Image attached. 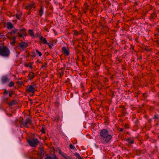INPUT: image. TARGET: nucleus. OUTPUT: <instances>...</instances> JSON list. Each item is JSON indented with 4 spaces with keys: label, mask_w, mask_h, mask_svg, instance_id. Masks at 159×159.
Instances as JSON below:
<instances>
[{
    "label": "nucleus",
    "mask_w": 159,
    "mask_h": 159,
    "mask_svg": "<svg viewBox=\"0 0 159 159\" xmlns=\"http://www.w3.org/2000/svg\"><path fill=\"white\" fill-rule=\"evenodd\" d=\"M100 134L102 138V143H108L112 138L111 135L109 134L107 130L106 129L101 130L100 132Z\"/></svg>",
    "instance_id": "obj_1"
},
{
    "label": "nucleus",
    "mask_w": 159,
    "mask_h": 159,
    "mask_svg": "<svg viewBox=\"0 0 159 159\" xmlns=\"http://www.w3.org/2000/svg\"><path fill=\"white\" fill-rule=\"evenodd\" d=\"M10 50L6 46H0V55L4 57H8L10 55Z\"/></svg>",
    "instance_id": "obj_2"
},
{
    "label": "nucleus",
    "mask_w": 159,
    "mask_h": 159,
    "mask_svg": "<svg viewBox=\"0 0 159 159\" xmlns=\"http://www.w3.org/2000/svg\"><path fill=\"white\" fill-rule=\"evenodd\" d=\"M36 87V85L35 84L29 85L26 87L25 91L28 93H32L33 94H34L37 91Z\"/></svg>",
    "instance_id": "obj_3"
},
{
    "label": "nucleus",
    "mask_w": 159,
    "mask_h": 159,
    "mask_svg": "<svg viewBox=\"0 0 159 159\" xmlns=\"http://www.w3.org/2000/svg\"><path fill=\"white\" fill-rule=\"evenodd\" d=\"M29 144L32 147H36L39 143V141L37 138H32L27 140Z\"/></svg>",
    "instance_id": "obj_4"
},
{
    "label": "nucleus",
    "mask_w": 159,
    "mask_h": 159,
    "mask_svg": "<svg viewBox=\"0 0 159 159\" xmlns=\"http://www.w3.org/2000/svg\"><path fill=\"white\" fill-rule=\"evenodd\" d=\"M20 32L17 33V36H18L20 37H22L23 36H26L27 34L26 33V30L25 28H23L22 29H20Z\"/></svg>",
    "instance_id": "obj_5"
},
{
    "label": "nucleus",
    "mask_w": 159,
    "mask_h": 159,
    "mask_svg": "<svg viewBox=\"0 0 159 159\" xmlns=\"http://www.w3.org/2000/svg\"><path fill=\"white\" fill-rule=\"evenodd\" d=\"M28 46V44L27 43L21 42L19 44L18 46L21 48L19 49L21 51H23L24 48L27 47Z\"/></svg>",
    "instance_id": "obj_6"
},
{
    "label": "nucleus",
    "mask_w": 159,
    "mask_h": 159,
    "mask_svg": "<svg viewBox=\"0 0 159 159\" xmlns=\"http://www.w3.org/2000/svg\"><path fill=\"white\" fill-rule=\"evenodd\" d=\"M1 82L2 84H5L9 81L7 75H5L2 76L1 78Z\"/></svg>",
    "instance_id": "obj_7"
},
{
    "label": "nucleus",
    "mask_w": 159,
    "mask_h": 159,
    "mask_svg": "<svg viewBox=\"0 0 159 159\" xmlns=\"http://www.w3.org/2000/svg\"><path fill=\"white\" fill-rule=\"evenodd\" d=\"M59 153L65 159H73L71 157L67 155L64 152H61V150L59 151Z\"/></svg>",
    "instance_id": "obj_8"
},
{
    "label": "nucleus",
    "mask_w": 159,
    "mask_h": 159,
    "mask_svg": "<svg viewBox=\"0 0 159 159\" xmlns=\"http://www.w3.org/2000/svg\"><path fill=\"white\" fill-rule=\"evenodd\" d=\"M62 52L66 56H68L70 54V50L69 49L65 47H63L61 48Z\"/></svg>",
    "instance_id": "obj_9"
},
{
    "label": "nucleus",
    "mask_w": 159,
    "mask_h": 159,
    "mask_svg": "<svg viewBox=\"0 0 159 159\" xmlns=\"http://www.w3.org/2000/svg\"><path fill=\"white\" fill-rule=\"evenodd\" d=\"M39 152L40 157L41 158H43L44 156L46 154V152L44 151L43 148H39Z\"/></svg>",
    "instance_id": "obj_10"
},
{
    "label": "nucleus",
    "mask_w": 159,
    "mask_h": 159,
    "mask_svg": "<svg viewBox=\"0 0 159 159\" xmlns=\"http://www.w3.org/2000/svg\"><path fill=\"white\" fill-rule=\"evenodd\" d=\"M35 76L34 73L32 72H29L27 77L28 80H32L35 77Z\"/></svg>",
    "instance_id": "obj_11"
},
{
    "label": "nucleus",
    "mask_w": 159,
    "mask_h": 159,
    "mask_svg": "<svg viewBox=\"0 0 159 159\" xmlns=\"http://www.w3.org/2000/svg\"><path fill=\"white\" fill-rule=\"evenodd\" d=\"M157 17V14L156 11H153V12L150 14V16L149 17V19L151 20H153L155 19Z\"/></svg>",
    "instance_id": "obj_12"
},
{
    "label": "nucleus",
    "mask_w": 159,
    "mask_h": 159,
    "mask_svg": "<svg viewBox=\"0 0 159 159\" xmlns=\"http://www.w3.org/2000/svg\"><path fill=\"white\" fill-rule=\"evenodd\" d=\"M39 39L41 42V43H43L44 44H48L49 43L47 42V40L46 38H44L43 36H41L39 37Z\"/></svg>",
    "instance_id": "obj_13"
},
{
    "label": "nucleus",
    "mask_w": 159,
    "mask_h": 159,
    "mask_svg": "<svg viewBox=\"0 0 159 159\" xmlns=\"http://www.w3.org/2000/svg\"><path fill=\"white\" fill-rule=\"evenodd\" d=\"M20 123L21 125H23L24 127L26 128L29 127V126L26 121V120L25 121H23L22 120H21L20 121Z\"/></svg>",
    "instance_id": "obj_14"
},
{
    "label": "nucleus",
    "mask_w": 159,
    "mask_h": 159,
    "mask_svg": "<svg viewBox=\"0 0 159 159\" xmlns=\"http://www.w3.org/2000/svg\"><path fill=\"white\" fill-rule=\"evenodd\" d=\"M120 111H121L123 116L125 115L126 112L124 106H120Z\"/></svg>",
    "instance_id": "obj_15"
},
{
    "label": "nucleus",
    "mask_w": 159,
    "mask_h": 159,
    "mask_svg": "<svg viewBox=\"0 0 159 159\" xmlns=\"http://www.w3.org/2000/svg\"><path fill=\"white\" fill-rule=\"evenodd\" d=\"M65 69V67L61 68L58 70V73L61 76H62L63 75Z\"/></svg>",
    "instance_id": "obj_16"
},
{
    "label": "nucleus",
    "mask_w": 159,
    "mask_h": 159,
    "mask_svg": "<svg viewBox=\"0 0 159 159\" xmlns=\"http://www.w3.org/2000/svg\"><path fill=\"white\" fill-rule=\"evenodd\" d=\"M44 7L41 6L40 7V8L39 10V15L40 16H41L43 15V12H44Z\"/></svg>",
    "instance_id": "obj_17"
},
{
    "label": "nucleus",
    "mask_w": 159,
    "mask_h": 159,
    "mask_svg": "<svg viewBox=\"0 0 159 159\" xmlns=\"http://www.w3.org/2000/svg\"><path fill=\"white\" fill-rule=\"evenodd\" d=\"M34 4H28L25 7V8L27 10H30L31 9L34 7Z\"/></svg>",
    "instance_id": "obj_18"
},
{
    "label": "nucleus",
    "mask_w": 159,
    "mask_h": 159,
    "mask_svg": "<svg viewBox=\"0 0 159 159\" xmlns=\"http://www.w3.org/2000/svg\"><path fill=\"white\" fill-rule=\"evenodd\" d=\"M74 155L78 159H83V157L80 156V154L77 152H75Z\"/></svg>",
    "instance_id": "obj_19"
},
{
    "label": "nucleus",
    "mask_w": 159,
    "mask_h": 159,
    "mask_svg": "<svg viewBox=\"0 0 159 159\" xmlns=\"http://www.w3.org/2000/svg\"><path fill=\"white\" fill-rule=\"evenodd\" d=\"M7 28L9 29H11L13 27V25L11 22L7 23Z\"/></svg>",
    "instance_id": "obj_20"
},
{
    "label": "nucleus",
    "mask_w": 159,
    "mask_h": 159,
    "mask_svg": "<svg viewBox=\"0 0 159 159\" xmlns=\"http://www.w3.org/2000/svg\"><path fill=\"white\" fill-rule=\"evenodd\" d=\"M128 142L130 144H132L134 143V141L131 139H127Z\"/></svg>",
    "instance_id": "obj_21"
},
{
    "label": "nucleus",
    "mask_w": 159,
    "mask_h": 159,
    "mask_svg": "<svg viewBox=\"0 0 159 159\" xmlns=\"http://www.w3.org/2000/svg\"><path fill=\"white\" fill-rule=\"evenodd\" d=\"M16 103L17 102L16 100H13L9 103V104L11 106L14 105L16 104Z\"/></svg>",
    "instance_id": "obj_22"
},
{
    "label": "nucleus",
    "mask_w": 159,
    "mask_h": 159,
    "mask_svg": "<svg viewBox=\"0 0 159 159\" xmlns=\"http://www.w3.org/2000/svg\"><path fill=\"white\" fill-rule=\"evenodd\" d=\"M22 15V14L21 13L19 14H16V17L17 19L20 20L21 18Z\"/></svg>",
    "instance_id": "obj_23"
},
{
    "label": "nucleus",
    "mask_w": 159,
    "mask_h": 159,
    "mask_svg": "<svg viewBox=\"0 0 159 159\" xmlns=\"http://www.w3.org/2000/svg\"><path fill=\"white\" fill-rule=\"evenodd\" d=\"M18 31L17 29H15L13 30L12 31L10 32V34L12 36L13 35V34H14L15 33H16Z\"/></svg>",
    "instance_id": "obj_24"
},
{
    "label": "nucleus",
    "mask_w": 159,
    "mask_h": 159,
    "mask_svg": "<svg viewBox=\"0 0 159 159\" xmlns=\"http://www.w3.org/2000/svg\"><path fill=\"white\" fill-rule=\"evenodd\" d=\"M29 34L31 36H33L34 35V33L33 31L31 30H29L28 31Z\"/></svg>",
    "instance_id": "obj_25"
},
{
    "label": "nucleus",
    "mask_w": 159,
    "mask_h": 159,
    "mask_svg": "<svg viewBox=\"0 0 159 159\" xmlns=\"http://www.w3.org/2000/svg\"><path fill=\"white\" fill-rule=\"evenodd\" d=\"M47 67V64L46 62H45L44 64H43L41 67V68L43 69H45Z\"/></svg>",
    "instance_id": "obj_26"
},
{
    "label": "nucleus",
    "mask_w": 159,
    "mask_h": 159,
    "mask_svg": "<svg viewBox=\"0 0 159 159\" xmlns=\"http://www.w3.org/2000/svg\"><path fill=\"white\" fill-rule=\"evenodd\" d=\"M15 84L14 83L13 81L10 82L8 84V86L9 87H11L14 86Z\"/></svg>",
    "instance_id": "obj_27"
},
{
    "label": "nucleus",
    "mask_w": 159,
    "mask_h": 159,
    "mask_svg": "<svg viewBox=\"0 0 159 159\" xmlns=\"http://www.w3.org/2000/svg\"><path fill=\"white\" fill-rule=\"evenodd\" d=\"M26 121L27 122L28 124H29L30 125L32 124V120L29 118L27 119Z\"/></svg>",
    "instance_id": "obj_28"
},
{
    "label": "nucleus",
    "mask_w": 159,
    "mask_h": 159,
    "mask_svg": "<svg viewBox=\"0 0 159 159\" xmlns=\"http://www.w3.org/2000/svg\"><path fill=\"white\" fill-rule=\"evenodd\" d=\"M32 63L31 62H30L27 64H26L25 65V66L27 67H29L30 68H31L32 67Z\"/></svg>",
    "instance_id": "obj_29"
},
{
    "label": "nucleus",
    "mask_w": 159,
    "mask_h": 159,
    "mask_svg": "<svg viewBox=\"0 0 159 159\" xmlns=\"http://www.w3.org/2000/svg\"><path fill=\"white\" fill-rule=\"evenodd\" d=\"M9 38L11 39L14 42H16V38L15 36L10 37Z\"/></svg>",
    "instance_id": "obj_30"
},
{
    "label": "nucleus",
    "mask_w": 159,
    "mask_h": 159,
    "mask_svg": "<svg viewBox=\"0 0 159 159\" xmlns=\"http://www.w3.org/2000/svg\"><path fill=\"white\" fill-rule=\"evenodd\" d=\"M36 53L38 54V55L40 57L42 56V53L39 51V50L37 49L36 51Z\"/></svg>",
    "instance_id": "obj_31"
},
{
    "label": "nucleus",
    "mask_w": 159,
    "mask_h": 159,
    "mask_svg": "<svg viewBox=\"0 0 159 159\" xmlns=\"http://www.w3.org/2000/svg\"><path fill=\"white\" fill-rule=\"evenodd\" d=\"M69 147L70 148L73 150H74L75 149V146H73L71 144H70Z\"/></svg>",
    "instance_id": "obj_32"
},
{
    "label": "nucleus",
    "mask_w": 159,
    "mask_h": 159,
    "mask_svg": "<svg viewBox=\"0 0 159 159\" xmlns=\"http://www.w3.org/2000/svg\"><path fill=\"white\" fill-rule=\"evenodd\" d=\"M153 118L154 119H158L159 118V115L158 114H155L154 117Z\"/></svg>",
    "instance_id": "obj_33"
},
{
    "label": "nucleus",
    "mask_w": 159,
    "mask_h": 159,
    "mask_svg": "<svg viewBox=\"0 0 159 159\" xmlns=\"http://www.w3.org/2000/svg\"><path fill=\"white\" fill-rule=\"evenodd\" d=\"M46 157L45 159H53V158L51 156H48V155H46Z\"/></svg>",
    "instance_id": "obj_34"
},
{
    "label": "nucleus",
    "mask_w": 159,
    "mask_h": 159,
    "mask_svg": "<svg viewBox=\"0 0 159 159\" xmlns=\"http://www.w3.org/2000/svg\"><path fill=\"white\" fill-rule=\"evenodd\" d=\"M13 93L12 92V91H9V97H11L12 94H13Z\"/></svg>",
    "instance_id": "obj_35"
},
{
    "label": "nucleus",
    "mask_w": 159,
    "mask_h": 159,
    "mask_svg": "<svg viewBox=\"0 0 159 159\" xmlns=\"http://www.w3.org/2000/svg\"><path fill=\"white\" fill-rule=\"evenodd\" d=\"M143 97L145 99H146L147 98V94L146 93H143Z\"/></svg>",
    "instance_id": "obj_36"
},
{
    "label": "nucleus",
    "mask_w": 159,
    "mask_h": 159,
    "mask_svg": "<svg viewBox=\"0 0 159 159\" xmlns=\"http://www.w3.org/2000/svg\"><path fill=\"white\" fill-rule=\"evenodd\" d=\"M124 127L126 129L129 128V125L127 124H125L124 125Z\"/></svg>",
    "instance_id": "obj_37"
},
{
    "label": "nucleus",
    "mask_w": 159,
    "mask_h": 159,
    "mask_svg": "<svg viewBox=\"0 0 159 159\" xmlns=\"http://www.w3.org/2000/svg\"><path fill=\"white\" fill-rule=\"evenodd\" d=\"M4 92L3 93V95H5L6 94H7L8 93V92L7 91V90H6V89H4Z\"/></svg>",
    "instance_id": "obj_38"
},
{
    "label": "nucleus",
    "mask_w": 159,
    "mask_h": 159,
    "mask_svg": "<svg viewBox=\"0 0 159 159\" xmlns=\"http://www.w3.org/2000/svg\"><path fill=\"white\" fill-rule=\"evenodd\" d=\"M32 57H35L36 56V54L35 52H33L31 54Z\"/></svg>",
    "instance_id": "obj_39"
},
{
    "label": "nucleus",
    "mask_w": 159,
    "mask_h": 159,
    "mask_svg": "<svg viewBox=\"0 0 159 159\" xmlns=\"http://www.w3.org/2000/svg\"><path fill=\"white\" fill-rule=\"evenodd\" d=\"M41 132L42 133H43V134L45 133V129L43 127H42V128L41 129Z\"/></svg>",
    "instance_id": "obj_40"
},
{
    "label": "nucleus",
    "mask_w": 159,
    "mask_h": 159,
    "mask_svg": "<svg viewBox=\"0 0 159 159\" xmlns=\"http://www.w3.org/2000/svg\"><path fill=\"white\" fill-rule=\"evenodd\" d=\"M53 159H56L57 158L56 155L55 154H53L52 156V157Z\"/></svg>",
    "instance_id": "obj_41"
},
{
    "label": "nucleus",
    "mask_w": 159,
    "mask_h": 159,
    "mask_svg": "<svg viewBox=\"0 0 159 159\" xmlns=\"http://www.w3.org/2000/svg\"><path fill=\"white\" fill-rule=\"evenodd\" d=\"M79 33L76 31L74 30V34L76 35H78L79 34Z\"/></svg>",
    "instance_id": "obj_42"
},
{
    "label": "nucleus",
    "mask_w": 159,
    "mask_h": 159,
    "mask_svg": "<svg viewBox=\"0 0 159 159\" xmlns=\"http://www.w3.org/2000/svg\"><path fill=\"white\" fill-rule=\"evenodd\" d=\"M48 45L49 47L51 49L52 48V46L49 43L48 44H47Z\"/></svg>",
    "instance_id": "obj_43"
},
{
    "label": "nucleus",
    "mask_w": 159,
    "mask_h": 159,
    "mask_svg": "<svg viewBox=\"0 0 159 159\" xmlns=\"http://www.w3.org/2000/svg\"><path fill=\"white\" fill-rule=\"evenodd\" d=\"M155 42L157 44H159V40L155 41Z\"/></svg>",
    "instance_id": "obj_44"
},
{
    "label": "nucleus",
    "mask_w": 159,
    "mask_h": 159,
    "mask_svg": "<svg viewBox=\"0 0 159 159\" xmlns=\"http://www.w3.org/2000/svg\"><path fill=\"white\" fill-rule=\"evenodd\" d=\"M15 42H14L13 41L12 42H11V44L13 45L15 43Z\"/></svg>",
    "instance_id": "obj_45"
},
{
    "label": "nucleus",
    "mask_w": 159,
    "mask_h": 159,
    "mask_svg": "<svg viewBox=\"0 0 159 159\" xmlns=\"http://www.w3.org/2000/svg\"><path fill=\"white\" fill-rule=\"evenodd\" d=\"M134 46H132V45H131V49H132V50H134Z\"/></svg>",
    "instance_id": "obj_46"
},
{
    "label": "nucleus",
    "mask_w": 159,
    "mask_h": 159,
    "mask_svg": "<svg viewBox=\"0 0 159 159\" xmlns=\"http://www.w3.org/2000/svg\"><path fill=\"white\" fill-rule=\"evenodd\" d=\"M123 130V128H120V132H122Z\"/></svg>",
    "instance_id": "obj_47"
},
{
    "label": "nucleus",
    "mask_w": 159,
    "mask_h": 159,
    "mask_svg": "<svg viewBox=\"0 0 159 159\" xmlns=\"http://www.w3.org/2000/svg\"><path fill=\"white\" fill-rule=\"evenodd\" d=\"M21 82L20 81H19L18 82V84H21Z\"/></svg>",
    "instance_id": "obj_48"
},
{
    "label": "nucleus",
    "mask_w": 159,
    "mask_h": 159,
    "mask_svg": "<svg viewBox=\"0 0 159 159\" xmlns=\"http://www.w3.org/2000/svg\"><path fill=\"white\" fill-rule=\"evenodd\" d=\"M71 97H72V96H73V94H72L71 93Z\"/></svg>",
    "instance_id": "obj_49"
},
{
    "label": "nucleus",
    "mask_w": 159,
    "mask_h": 159,
    "mask_svg": "<svg viewBox=\"0 0 159 159\" xmlns=\"http://www.w3.org/2000/svg\"><path fill=\"white\" fill-rule=\"evenodd\" d=\"M157 35V34H154V35L155 36V37H156Z\"/></svg>",
    "instance_id": "obj_50"
},
{
    "label": "nucleus",
    "mask_w": 159,
    "mask_h": 159,
    "mask_svg": "<svg viewBox=\"0 0 159 159\" xmlns=\"http://www.w3.org/2000/svg\"><path fill=\"white\" fill-rule=\"evenodd\" d=\"M13 76H14V77H15L16 76V75H13Z\"/></svg>",
    "instance_id": "obj_51"
},
{
    "label": "nucleus",
    "mask_w": 159,
    "mask_h": 159,
    "mask_svg": "<svg viewBox=\"0 0 159 159\" xmlns=\"http://www.w3.org/2000/svg\"><path fill=\"white\" fill-rule=\"evenodd\" d=\"M7 115L8 116V114H7Z\"/></svg>",
    "instance_id": "obj_52"
},
{
    "label": "nucleus",
    "mask_w": 159,
    "mask_h": 159,
    "mask_svg": "<svg viewBox=\"0 0 159 159\" xmlns=\"http://www.w3.org/2000/svg\"><path fill=\"white\" fill-rule=\"evenodd\" d=\"M37 61L39 62V60H38Z\"/></svg>",
    "instance_id": "obj_53"
},
{
    "label": "nucleus",
    "mask_w": 159,
    "mask_h": 159,
    "mask_svg": "<svg viewBox=\"0 0 159 159\" xmlns=\"http://www.w3.org/2000/svg\"><path fill=\"white\" fill-rule=\"evenodd\" d=\"M1 34V33H0V34Z\"/></svg>",
    "instance_id": "obj_54"
},
{
    "label": "nucleus",
    "mask_w": 159,
    "mask_h": 159,
    "mask_svg": "<svg viewBox=\"0 0 159 159\" xmlns=\"http://www.w3.org/2000/svg\"><path fill=\"white\" fill-rule=\"evenodd\" d=\"M58 159L57 158V159Z\"/></svg>",
    "instance_id": "obj_55"
}]
</instances>
